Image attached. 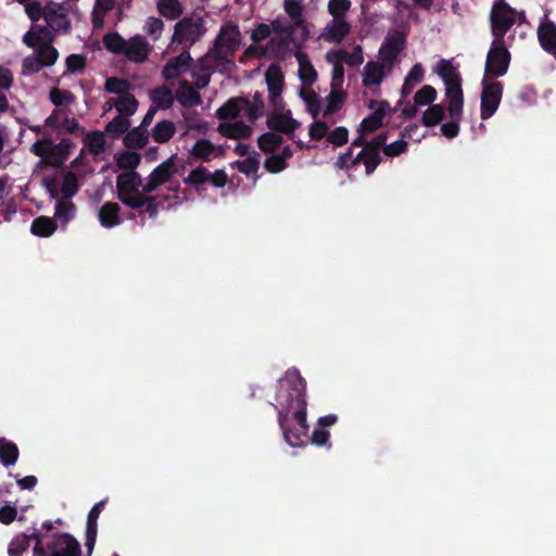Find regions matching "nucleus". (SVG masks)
I'll return each instance as SVG.
<instances>
[{
  "label": "nucleus",
  "instance_id": "obj_1",
  "mask_svg": "<svg viewBox=\"0 0 556 556\" xmlns=\"http://www.w3.org/2000/svg\"><path fill=\"white\" fill-rule=\"evenodd\" d=\"M275 401L274 407L278 416H281V421L286 416H290L291 413H293V418H299L303 421L307 407L306 380H304L296 368L288 369L283 378L278 381Z\"/></svg>",
  "mask_w": 556,
  "mask_h": 556
},
{
  "label": "nucleus",
  "instance_id": "obj_2",
  "mask_svg": "<svg viewBox=\"0 0 556 556\" xmlns=\"http://www.w3.org/2000/svg\"><path fill=\"white\" fill-rule=\"evenodd\" d=\"M103 46L109 52L137 64L144 63L151 53V46L141 35L125 39L119 33L111 31L103 36Z\"/></svg>",
  "mask_w": 556,
  "mask_h": 556
},
{
  "label": "nucleus",
  "instance_id": "obj_3",
  "mask_svg": "<svg viewBox=\"0 0 556 556\" xmlns=\"http://www.w3.org/2000/svg\"><path fill=\"white\" fill-rule=\"evenodd\" d=\"M438 75L445 85V98L448 100L450 117H460L463 114L462 76L445 59L438 63Z\"/></svg>",
  "mask_w": 556,
  "mask_h": 556
},
{
  "label": "nucleus",
  "instance_id": "obj_4",
  "mask_svg": "<svg viewBox=\"0 0 556 556\" xmlns=\"http://www.w3.org/2000/svg\"><path fill=\"white\" fill-rule=\"evenodd\" d=\"M489 20L493 40L505 41L506 33L517 23V10L504 0L494 1Z\"/></svg>",
  "mask_w": 556,
  "mask_h": 556
},
{
  "label": "nucleus",
  "instance_id": "obj_5",
  "mask_svg": "<svg viewBox=\"0 0 556 556\" xmlns=\"http://www.w3.org/2000/svg\"><path fill=\"white\" fill-rule=\"evenodd\" d=\"M240 40H242V36L240 35L239 27L236 24H226L219 30L214 47L207 52V56L216 61H223L227 58V54H235L239 49Z\"/></svg>",
  "mask_w": 556,
  "mask_h": 556
},
{
  "label": "nucleus",
  "instance_id": "obj_6",
  "mask_svg": "<svg viewBox=\"0 0 556 556\" xmlns=\"http://www.w3.org/2000/svg\"><path fill=\"white\" fill-rule=\"evenodd\" d=\"M510 53L505 47V41L493 40L486 53L484 77L492 79L503 77L509 68Z\"/></svg>",
  "mask_w": 556,
  "mask_h": 556
},
{
  "label": "nucleus",
  "instance_id": "obj_7",
  "mask_svg": "<svg viewBox=\"0 0 556 556\" xmlns=\"http://www.w3.org/2000/svg\"><path fill=\"white\" fill-rule=\"evenodd\" d=\"M205 33L203 18L200 16H185L175 24L174 36H172V42L179 45H188V47L194 45L203 37Z\"/></svg>",
  "mask_w": 556,
  "mask_h": 556
},
{
  "label": "nucleus",
  "instance_id": "obj_8",
  "mask_svg": "<svg viewBox=\"0 0 556 556\" xmlns=\"http://www.w3.org/2000/svg\"><path fill=\"white\" fill-rule=\"evenodd\" d=\"M481 87L480 116L482 121H488L501 105L503 84L494 79L482 77Z\"/></svg>",
  "mask_w": 556,
  "mask_h": 556
},
{
  "label": "nucleus",
  "instance_id": "obj_9",
  "mask_svg": "<svg viewBox=\"0 0 556 556\" xmlns=\"http://www.w3.org/2000/svg\"><path fill=\"white\" fill-rule=\"evenodd\" d=\"M167 201V194H137L134 198L121 200V203L130 210L137 211L139 216L146 213L150 218L155 219L157 213L164 208V203Z\"/></svg>",
  "mask_w": 556,
  "mask_h": 556
},
{
  "label": "nucleus",
  "instance_id": "obj_10",
  "mask_svg": "<svg viewBox=\"0 0 556 556\" xmlns=\"http://www.w3.org/2000/svg\"><path fill=\"white\" fill-rule=\"evenodd\" d=\"M45 556H80V544L70 533L56 532L47 536Z\"/></svg>",
  "mask_w": 556,
  "mask_h": 556
},
{
  "label": "nucleus",
  "instance_id": "obj_11",
  "mask_svg": "<svg viewBox=\"0 0 556 556\" xmlns=\"http://www.w3.org/2000/svg\"><path fill=\"white\" fill-rule=\"evenodd\" d=\"M176 159V154H172V156L152 169L151 174L147 177V181H144L143 192H155L157 188L172 181V178L177 173Z\"/></svg>",
  "mask_w": 556,
  "mask_h": 556
},
{
  "label": "nucleus",
  "instance_id": "obj_12",
  "mask_svg": "<svg viewBox=\"0 0 556 556\" xmlns=\"http://www.w3.org/2000/svg\"><path fill=\"white\" fill-rule=\"evenodd\" d=\"M144 182L137 170L124 172L116 177V195L118 200L132 199L135 195H151L143 191Z\"/></svg>",
  "mask_w": 556,
  "mask_h": 556
},
{
  "label": "nucleus",
  "instance_id": "obj_13",
  "mask_svg": "<svg viewBox=\"0 0 556 556\" xmlns=\"http://www.w3.org/2000/svg\"><path fill=\"white\" fill-rule=\"evenodd\" d=\"M45 127L60 134L78 135L84 132L79 122L75 117H68V109H54L51 115L45 119Z\"/></svg>",
  "mask_w": 556,
  "mask_h": 556
},
{
  "label": "nucleus",
  "instance_id": "obj_14",
  "mask_svg": "<svg viewBox=\"0 0 556 556\" xmlns=\"http://www.w3.org/2000/svg\"><path fill=\"white\" fill-rule=\"evenodd\" d=\"M35 540L36 544L33 547V556H45V536L38 530L33 531L30 534L21 533L12 539L8 547L9 556H22L28 549L29 543Z\"/></svg>",
  "mask_w": 556,
  "mask_h": 556
},
{
  "label": "nucleus",
  "instance_id": "obj_15",
  "mask_svg": "<svg viewBox=\"0 0 556 556\" xmlns=\"http://www.w3.org/2000/svg\"><path fill=\"white\" fill-rule=\"evenodd\" d=\"M406 36L404 33L395 31L387 35L380 48V58L384 65L392 67L399 54L405 49Z\"/></svg>",
  "mask_w": 556,
  "mask_h": 556
},
{
  "label": "nucleus",
  "instance_id": "obj_16",
  "mask_svg": "<svg viewBox=\"0 0 556 556\" xmlns=\"http://www.w3.org/2000/svg\"><path fill=\"white\" fill-rule=\"evenodd\" d=\"M27 15L31 22H37L40 20L41 15H43L45 21H47L48 27L54 30H61L65 34L70 31V22L65 18V15L62 13H58L56 10H49L47 12H41V7L38 3H35L27 8Z\"/></svg>",
  "mask_w": 556,
  "mask_h": 556
},
{
  "label": "nucleus",
  "instance_id": "obj_17",
  "mask_svg": "<svg viewBox=\"0 0 556 556\" xmlns=\"http://www.w3.org/2000/svg\"><path fill=\"white\" fill-rule=\"evenodd\" d=\"M288 418H290V416H286L281 422L280 416H278V425L279 428H281L283 439H286L287 444L290 446H303L304 438H306L308 430L306 415H303V420L294 418L298 425L293 427L288 425Z\"/></svg>",
  "mask_w": 556,
  "mask_h": 556
},
{
  "label": "nucleus",
  "instance_id": "obj_18",
  "mask_svg": "<svg viewBox=\"0 0 556 556\" xmlns=\"http://www.w3.org/2000/svg\"><path fill=\"white\" fill-rule=\"evenodd\" d=\"M536 34L541 49L552 54L556 60V25L548 20V13H545L544 21L538 26Z\"/></svg>",
  "mask_w": 556,
  "mask_h": 556
},
{
  "label": "nucleus",
  "instance_id": "obj_19",
  "mask_svg": "<svg viewBox=\"0 0 556 556\" xmlns=\"http://www.w3.org/2000/svg\"><path fill=\"white\" fill-rule=\"evenodd\" d=\"M266 125L271 131L287 136H292L300 127V123L291 117L290 111H287V113L278 111L273 112L270 116L267 117Z\"/></svg>",
  "mask_w": 556,
  "mask_h": 556
},
{
  "label": "nucleus",
  "instance_id": "obj_20",
  "mask_svg": "<svg viewBox=\"0 0 556 556\" xmlns=\"http://www.w3.org/2000/svg\"><path fill=\"white\" fill-rule=\"evenodd\" d=\"M267 91H269V101L271 105L277 106L282 100L280 94L283 89V74L279 65L267 67L266 74Z\"/></svg>",
  "mask_w": 556,
  "mask_h": 556
},
{
  "label": "nucleus",
  "instance_id": "obj_21",
  "mask_svg": "<svg viewBox=\"0 0 556 556\" xmlns=\"http://www.w3.org/2000/svg\"><path fill=\"white\" fill-rule=\"evenodd\" d=\"M192 58L188 50H184L179 55L172 58L164 65L162 75L166 80L176 79L179 75L187 72L188 67L191 66Z\"/></svg>",
  "mask_w": 556,
  "mask_h": 556
},
{
  "label": "nucleus",
  "instance_id": "obj_22",
  "mask_svg": "<svg viewBox=\"0 0 556 556\" xmlns=\"http://www.w3.org/2000/svg\"><path fill=\"white\" fill-rule=\"evenodd\" d=\"M105 501H101L89 509L87 516V529H85V546H87L90 553L96 545L97 539V520L100 514L103 511Z\"/></svg>",
  "mask_w": 556,
  "mask_h": 556
},
{
  "label": "nucleus",
  "instance_id": "obj_23",
  "mask_svg": "<svg viewBox=\"0 0 556 556\" xmlns=\"http://www.w3.org/2000/svg\"><path fill=\"white\" fill-rule=\"evenodd\" d=\"M73 147L74 143L72 140L67 138L60 140L58 144H54L49 149L47 156L43 157L45 162L50 166L61 167L66 159H68L70 151Z\"/></svg>",
  "mask_w": 556,
  "mask_h": 556
},
{
  "label": "nucleus",
  "instance_id": "obj_24",
  "mask_svg": "<svg viewBox=\"0 0 556 556\" xmlns=\"http://www.w3.org/2000/svg\"><path fill=\"white\" fill-rule=\"evenodd\" d=\"M326 59L329 62L341 63L342 65L344 63L351 67L361 66L364 61L363 49L357 45L351 52L345 50H333L327 53Z\"/></svg>",
  "mask_w": 556,
  "mask_h": 556
},
{
  "label": "nucleus",
  "instance_id": "obj_25",
  "mask_svg": "<svg viewBox=\"0 0 556 556\" xmlns=\"http://www.w3.org/2000/svg\"><path fill=\"white\" fill-rule=\"evenodd\" d=\"M121 206L118 203L108 201L103 203L99 208V223L106 229L114 228L121 225L122 219L119 217Z\"/></svg>",
  "mask_w": 556,
  "mask_h": 556
},
{
  "label": "nucleus",
  "instance_id": "obj_26",
  "mask_svg": "<svg viewBox=\"0 0 556 556\" xmlns=\"http://www.w3.org/2000/svg\"><path fill=\"white\" fill-rule=\"evenodd\" d=\"M218 132L224 138L241 140L251 137L252 128L243 121L236 123H222L218 126Z\"/></svg>",
  "mask_w": 556,
  "mask_h": 556
},
{
  "label": "nucleus",
  "instance_id": "obj_27",
  "mask_svg": "<svg viewBox=\"0 0 556 556\" xmlns=\"http://www.w3.org/2000/svg\"><path fill=\"white\" fill-rule=\"evenodd\" d=\"M235 100L242 105L243 111H245L247 118L251 122H255L263 116L264 101L263 96L260 92H255L254 96H252V100L245 97H235Z\"/></svg>",
  "mask_w": 556,
  "mask_h": 556
},
{
  "label": "nucleus",
  "instance_id": "obj_28",
  "mask_svg": "<svg viewBox=\"0 0 556 556\" xmlns=\"http://www.w3.org/2000/svg\"><path fill=\"white\" fill-rule=\"evenodd\" d=\"M384 66L387 65L380 62H367L365 68H363V86H380L386 77V71H383Z\"/></svg>",
  "mask_w": 556,
  "mask_h": 556
},
{
  "label": "nucleus",
  "instance_id": "obj_29",
  "mask_svg": "<svg viewBox=\"0 0 556 556\" xmlns=\"http://www.w3.org/2000/svg\"><path fill=\"white\" fill-rule=\"evenodd\" d=\"M176 101L184 108H193L200 104V93L187 80L179 83L176 90Z\"/></svg>",
  "mask_w": 556,
  "mask_h": 556
},
{
  "label": "nucleus",
  "instance_id": "obj_30",
  "mask_svg": "<svg viewBox=\"0 0 556 556\" xmlns=\"http://www.w3.org/2000/svg\"><path fill=\"white\" fill-rule=\"evenodd\" d=\"M295 59L299 62V77L303 86L314 85L318 74H316L315 67L311 64L306 53L298 51L295 52Z\"/></svg>",
  "mask_w": 556,
  "mask_h": 556
},
{
  "label": "nucleus",
  "instance_id": "obj_31",
  "mask_svg": "<svg viewBox=\"0 0 556 556\" xmlns=\"http://www.w3.org/2000/svg\"><path fill=\"white\" fill-rule=\"evenodd\" d=\"M291 46L300 49V42L294 37H274L269 40V49L275 56L283 59L291 51Z\"/></svg>",
  "mask_w": 556,
  "mask_h": 556
},
{
  "label": "nucleus",
  "instance_id": "obj_32",
  "mask_svg": "<svg viewBox=\"0 0 556 556\" xmlns=\"http://www.w3.org/2000/svg\"><path fill=\"white\" fill-rule=\"evenodd\" d=\"M56 230V222L54 218L41 215L31 222V233L41 237L48 238L55 233Z\"/></svg>",
  "mask_w": 556,
  "mask_h": 556
},
{
  "label": "nucleus",
  "instance_id": "obj_33",
  "mask_svg": "<svg viewBox=\"0 0 556 556\" xmlns=\"http://www.w3.org/2000/svg\"><path fill=\"white\" fill-rule=\"evenodd\" d=\"M175 123L169 119H163L152 128V139L159 144H164L175 136Z\"/></svg>",
  "mask_w": 556,
  "mask_h": 556
},
{
  "label": "nucleus",
  "instance_id": "obj_34",
  "mask_svg": "<svg viewBox=\"0 0 556 556\" xmlns=\"http://www.w3.org/2000/svg\"><path fill=\"white\" fill-rule=\"evenodd\" d=\"M18 458V448L15 442L1 437L0 438V462L4 467L16 464Z\"/></svg>",
  "mask_w": 556,
  "mask_h": 556
},
{
  "label": "nucleus",
  "instance_id": "obj_35",
  "mask_svg": "<svg viewBox=\"0 0 556 556\" xmlns=\"http://www.w3.org/2000/svg\"><path fill=\"white\" fill-rule=\"evenodd\" d=\"M382 157L379 153L372 152H358L357 155L351 161V165L356 166L361 163L365 165L366 175H371L379 164H381Z\"/></svg>",
  "mask_w": 556,
  "mask_h": 556
},
{
  "label": "nucleus",
  "instance_id": "obj_36",
  "mask_svg": "<svg viewBox=\"0 0 556 556\" xmlns=\"http://www.w3.org/2000/svg\"><path fill=\"white\" fill-rule=\"evenodd\" d=\"M422 78L424 67L421 64L417 63L410 67L408 75L405 77L404 85H402L401 89L402 98H407L414 90L415 85L421 83Z\"/></svg>",
  "mask_w": 556,
  "mask_h": 556
},
{
  "label": "nucleus",
  "instance_id": "obj_37",
  "mask_svg": "<svg viewBox=\"0 0 556 556\" xmlns=\"http://www.w3.org/2000/svg\"><path fill=\"white\" fill-rule=\"evenodd\" d=\"M351 31V25L346 18H333L329 27H327V35L329 39L334 42L342 41Z\"/></svg>",
  "mask_w": 556,
  "mask_h": 556
},
{
  "label": "nucleus",
  "instance_id": "obj_38",
  "mask_svg": "<svg viewBox=\"0 0 556 556\" xmlns=\"http://www.w3.org/2000/svg\"><path fill=\"white\" fill-rule=\"evenodd\" d=\"M148 143V131L142 127H136L124 136V146L128 149L139 150Z\"/></svg>",
  "mask_w": 556,
  "mask_h": 556
},
{
  "label": "nucleus",
  "instance_id": "obj_39",
  "mask_svg": "<svg viewBox=\"0 0 556 556\" xmlns=\"http://www.w3.org/2000/svg\"><path fill=\"white\" fill-rule=\"evenodd\" d=\"M445 106L442 104L429 105V109L422 113L421 124L425 127H434L445 118Z\"/></svg>",
  "mask_w": 556,
  "mask_h": 556
},
{
  "label": "nucleus",
  "instance_id": "obj_40",
  "mask_svg": "<svg viewBox=\"0 0 556 556\" xmlns=\"http://www.w3.org/2000/svg\"><path fill=\"white\" fill-rule=\"evenodd\" d=\"M60 192L61 197H63V200L61 201H70L77 194V192H79V182L77 181L76 174L73 172L64 174Z\"/></svg>",
  "mask_w": 556,
  "mask_h": 556
},
{
  "label": "nucleus",
  "instance_id": "obj_41",
  "mask_svg": "<svg viewBox=\"0 0 556 556\" xmlns=\"http://www.w3.org/2000/svg\"><path fill=\"white\" fill-rule=\"evenodd\" d=\"M156 9L167 20H178L181 15V4L178 0H159Z\"/></svg>",
  "mask_w": 556,
  "mask_h": 556
},
{
  "label": "nucleus",
  "instance_id": "obj_42",
  "mask_svg": "<svg viewBox=\"0 0 556 556\" xmlns=\"http://www.w3.org/2000/svg\"><path fill=\"white\" fill-rule=\"evenodd\" d=\"M242 105L237 102L235 98H231L224 102L222 106L217 110V118L219 121H231L239 117L240 112H242Z\"/></svg>",
  "mask_w": 556,
  "mask_h": 556
},
{
  "label": "nucleus",
  "instance_id": "obj_43",
  "mask_svg": "<svg viewBox=\"0 0 556 556\" xmlns=\"http://www.w3.org/2000/svg\"><path fill=\"white\" fill-rule=\"evenodd\" d=\"M131 89V84L126 79H121L118 77L112 76L106 79L104 83V91L111 94H117L119 97L131 94L129 90Z\"/></svg>",
  "mask_w": 556,
  "mask_h": 556
},
{
  "label": "nucleus",
  "instance_id": "obj_44",
  "mask_svg": "<svg viewBox=\"0 0 556 556\" xmlns=\"http://www.w3.org/2000/svg\"><path fill=\"white\" fill-rule=\"evenodd\" d=\"M84 144L89 153L99 155L103 153L105 147L104 135L101 131H91L84 137Z\"/></svg>",
  "mask_w": 556,
  "mask_h": 556
},
{
  "label": "nucleus",
  "instance_id": "obj_45",
  "mask_svg": "<svg viewBox=\"0 0 556 556\" xmlns=\"http://www.w3.org/2000/svg\"><path fill=\"white\" fill-rule=\"evenodd\" d=\"M151 101L163 110L170 109L173 106L172 90L165 85L155 88L154 91L151 92Z\"/></svg>",
  "mask_w": 556,
  "mask_h": 556
},
{
  "label": "nucleus",
  "instance_id": "obj_46",
  "mask_svg": "<svg viewBox=\"0 0 556 556\" xmlns=\"http://www.w3.org/2000/svg\"><path fill=\"white\" fill-rule=\"evenodd\" d=\"M113 105H115L116 111L119 112V115H126V116H132L138 106V102L136 100V97L132 94L123 96L115 100H111Z\"/></svg>",
  "mask_w": 556,
  "mask_h": 556
},
{
  "label": "nucleus",
  "instance_id": "obj_47",
  "mask_svg": "<svg viewBox=\"0 0 556 556\" xmlns=\"http://www.w3.org/2000/svg\"><path fill=\"white\" fill-rule=\"evenodd\" d=\"M214 152L215 146L208 139H199L191 149V155L203 162L211 161V155Z\"/></svg>",
  "mask_w": 556,
  "mask_h": 556
},
{
  "label": "nucleus",
  "instance_id": "obj_48",
  "mask_svg": "<svg viewBox=\"0 0 556 556\" xmlns=\"http://www.w3.org/2000/svg\"><path fill=\"white\" fill-rule=\"evenodd\" d=\"M257 143L261 151L271 153L282 144V137L267 131L258 137Z\"/></svg>",
  "mask_w": 556,
  "mask_h": 556
},
{
  "label": "nucleus",
  "instance_id": "obj_49",
  "mask_svg": "<svg viewBox=\"0 0 556 556\" xmlns=\"http://www.w3.org/2000/svg\"><path fill=\"white\" fill-rule=\"evenodd\" d=\"M300 98L306 104V110L309 112L313 118H317L320 112V102L318 99V94L313 90H305L304 88L300 89L299 92Z\"/></svg>",
  "mask_w": 556,
  "mask_h": 556
},
{
  "label": "nucleus",
  "instance_id": "obj_50",
  "mask_svg": "<svg viewBox=\"0 0 556 556\" xmlns=\"http://www.w3.org/2000/svg\"><path fill=\"white\" fill-rule=\"evenodd\" d=\"M115 162L119 169L131 172L140 164V154L135 152H122L116 154Z\"/></svg>",
  "mask_w": 556,
  "mask_h": 556
},
{
  "label": "nucleus",
  "instance_id": "obj_51",
  "mask_svg": "<svg viewBox=\"0 0 556 556\" xmlns=\"http://www.w3.org/2000/svg\"><path fill=\"white\" fill-rule=\"evenodd\" d=\"M114 0H96L94 8H92V25L96 27L103 24L105 14L112 11Z\"/></svg>",
  "mask_w": 556,
  "mask_h": 556
},
{
  "label": "nucleus",
  "instance_id": "obj_52",
  "mask_svg": "<svg viewBox=\"0 0 556 556\" xmlns=\"http://www.w3.org/2000/svg\"><path fill=\"white\" fill-rule=\"evenodd\" d=\"M346 93L344 91H337L333 89L327 97V105L324 109V116L332 115L342 109Z\"/></svg>",
  "mask_w": 556,
  "mask_h": 556
},
{
  "label": "nucleus",
  "instance_id": "obj_53",
  "mask_svg": "<svg viewBox=\"0 0 556 556\" xmlns=\"http://www.w3.org/2000/svg\"><path fill=\"white\" fill-rule=\"evenodd\" d=\"M367 109L374 111L371 114L367 115V117L382 122L387 114L392 112L390 102L387 100H369V102H367Z\"/></svg>",
  "mask_w": 556,
  "mask_h": 556
},
{
  "label": "nucleus",
  "instance_id": "obj_54",
  "mask_svg": "<svg viewBox=\"0 0 556 556\" xmlns=\"http://www.w3.org/2000/svg\"><path fill=\"white\" fill-rule=\"evenodd\" d=\"M129 121L121 115L113 117L111 122L108 123L106 130L108 135L113 138H118L122 135L128 132Z\"/></svg>",
  "mask_w": 556,
  "mask_h": 556
},
{
  "label": "nucleus",
  "instance_id": "obj_55",
  "mask_svg": "<svg viewBox=\"0 0 556 556\" xmlns=\"http://www.w3.org/2000/svg\"><path fill=\"white\" fill-rule=\"evenodd\" d=\"M76 206L70 200H59L55 205V218L66 225L73 218Z\"/></svg>",
  "mask_w": 556,
  "mask_h": 556
},
{
  "label": "nucleus",
  "instance_id": "obj_56",
  "mask_svg": "<svg viewBox=\"0 0 556 556\" xmlns=\"http://www.w3.org/2000/svg\"><path fill=\"white\" fill-rule=\"evenodd\" d=\"M437 96L438 93L435 92V89L432 85H425L420 88V90L415 92L414 103L415 105L419 106L433 105L432 103L434 102Z\"/></svg>",
  "mask_w": 556,
  "mask_h": 556
},
{
  "label": "nucleus",
  "instance_id": "obj_57",
  "mask_svg": "<svg viewBox=\"0 0 556 556\" xmlns=\"http://www.w3.org/2000/svg\"><path fill=\"white\" fill-rule=\"evenodd\" d=\"M49 101H51L56 109H60V106L72 104L74 102V94L70 90L53 88L49 91Z\"/></svg>",
  "mask_w": 556,
  "mask_h": 556
},
{
  "label": "nucleus",
  "instance_id": "obj_58",
  "mask_svg": "<svg viewBox=\"0 0 556 556\" xmlns=\"http://www.w3.org/2000/svg\"><path fill=\"white\" fill-rule=\"evenodd\" d=\"M208 175H211V173L203 165H199L198 168L191 170L190 174L184 178V184L198 188L202 184L207 182Z\"/></svg>",
  "mask_w": 556,
  "mask_h": 556
},
{
  "label": "nucleus",
  "instance_id": "obj_59",
  "mask_svg": "<svg viewBox=\"0 0 556 556\" xmlns=\"http://www.w3.org/2000/svg\"><path fill=\"white\" fill-rule=\"evenodd\" d=\"M327 9H329V14L333 16V18H344L346 13L351 9L350 0H329V4H327Z\"/></svg>",
  "mask_w": 556,
  "mask_h": 556
},
{
  "label": "nucleus",
  "instance_id": "obj_60",
  "mask_svg": "<svg viewBox=\"0 0 556 556\" xmlns=\"http://www.w3.org/2000/svg\"><path fill=\"white\" fill-rule=\"evenodd\" d=\"M37 60L47 62L48 65H54L58 60V50L50 43H45L37 48Z\"/></svg>",
  "mask_w": 556,
  "mask_h": 556
},
{
  "label": "nucleus",
  "instance_id": "obj_61",
  "mask_svg": "<svg viewBox=\"0 0 556 556\" xmlns=\"http://www.w3.org/2000/svg\"><path fill=\"white\" fill-rule=\"evenodd\" d=\"M260 161L258 154L253 156H248V159L243 161L236 162V167H238L239 173L250 176L255 174L258 170Z\"/></svg>",
  "mask_w": 556,
  "mask_h": 556
},
{
  "label": "nucleus",
  "instance_id": "obj_62",
  "mask_svg": "<svg viewBox=\"0 0 556 556\" xmlns=\"http://www.w3.org/2000/svg\"><path fill=\"white\" fill-rule=\"evenodd\" d=\"M327 141L336 147H343L348 142V129L339 126L327 134Z\"/></svg>",
  "mask_w": 556,
  "mask_h": 556
},
{
  "label": "nucleus",
  "instance_id": "obj_63",
  "mask_svg": "<svg viewBox=\"0 0 556 556\" xmlns=\"http://www.w3.org/2000/svg\"><path fill=\"white\" fill-rule=\"evenodd\" d=\"M86 66V59L84 55L78 53H73L65 59V67H67V72H83Z\"/></svg>",
  "mask_w": 556,
  "mask_h": 556
},
{
  "label": "nucleus",
  "instance_id": "obj_64",
  "mask_svg": "<svg viewBox=\"0 0 556 556\" xmlns=\"http://www.w3.org/2000/svg\"><path fill=\"white\" fill-rule=\"evenodd\" d=\"M265 168L270 173H280L287 168V160L281 156L270 155L266 157Z\"/></svg>",
  "mask_w": 556,
  "mask_h": 556
}]
</instances>
